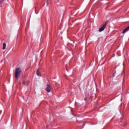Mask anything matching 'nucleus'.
<instances>
[{"label":"nucleus","instance_id":"f257e3e1","mask_svg":"<svg viewBox=\"0 0 129 129\" xmlns=\"http://www.w3.org/2000/svg\"><path fill=\"white\" fill-rule=\"evenodd\" d=\"M21 72H22V70L20 68H18L15 70V76L16 79H18V78H19L21 76Z\"/></svg>","mask_w":129,"mask_h":129},{"label":"nucleus","instance_id":"f03ea898","mask_svg":"<svg viewBox=\"0 0 129 129\" xmlns=\"http://www.w3.org/2000/svg\"><path fill=\"white\" fill-rule=\"evenodd\" d=\"M106 25H107V22H106L102 27H101L99 29V32H102V31H104V29L106 27Z\"/></svg>","mask_w":129,"mask_h":129},{"label":"nucleus","instance_id":"7ed1b4c3","mask_svg":"<svg viewBox=\"0 0 129 129\" xmlns=\"http://www.w3.org/2000/svg\"><path fill=\"white\" fill-rule=\"evenodd\" d=\"M46 91H47L48 93L50 92L51 91V87L49 85H47V87L45 89Z\"/></svg>","mask_w":129,"mask_h":129},{"label":"nucleus","instance_id":"20e7f679","mask_svg":"<svg viewBox=\"0 0 129 129\" xmlns=\"http://www.w3.org/2000/svg\"><path fill=\"white\" fill-rule=\"evenodd\" d=\"M129 30V26L126 28L122 32V34H125V33H126V32H127V31H128Z\"/></svg>","mask_w":129,"mask_h":129},{"label":"nucleus","instance_id":"39448f33","mask_svg":"<svg viewBox=\"0 0 129 129\" xmlns=\"http://www.w3.org/2000/svg\"><path fill=\"white\" fill-rule=\"evenodd\" d=\"M23 84L26 85V86H28V85H29V81H24L23 82Z\"/></svg>","mask_w":129,"mask_h":129},{"label":"nucleus","instance_id":"423d86ee","mask_svg":"<svg viewBox=\"0 0 129 129\" xmlns=\"http://www.w3.org/2000/svg\"><path fill=\"white\" fill-rule=\"evenodd\" d=\"M7 47V44L6 43H3V49L5 50Z\"/></svg>","mask_w":129,"mask_h":129},{"label":"nucleus","instance_id":"0eeeda50","mask_svg":"<svg viewBox=\"0 0 129 129\" xmlns=\"http://www.w3.org/2000/svg\"><path fill=\"white\" fill-rule=\"evenodd\" d=\"M36 74L38 76H40V69L37 71Z\"/></svg>","mask_w":129,"mask_h":129},{"label":"nucleus","instance_id":"6e6552de","mask_svg":"<svg viewBox=\"0 0 129 129\" xmlns=\"http://www.w3.org/2000/svg\"><path fill=\"white\" fill-rule=\"evenodd\" d=\"M4 2L5 0H0V5H2Z\"/></svg>","mask_w":129,"mask_h":129},{"label":"nucleus","instance_id":"1a4fd4ad","mask_svg":"<svg viewBox=\"0 0 129 129\" xmlns=\"http://www.w3.org/2000/svg\"><path fill=\"white\" fill-rule=\"evenodd\" d=\"M84 100L85 101H86V100H87V97H85V98H84Z\"/></svg>","mask_w":129,"mask_h":129},{"label":"nucleus","instance_id":"9d476101","mask_svg":"<svg viewBox=\"0 0 129 129\" xmlns=\"http://www.w3.org/2000/svg\"><path fill=\"white\" fill-rule=\"evenodd\" d=\"M55 85L58 86V85H59V84H58V83H57V82H55Z\"/></svg>","mask_w":129,"mask_h":129},{"label":"nucleus","instance_id":"9b49d317","mask_svg":"<svg viewBox=\"0 0 129 129\" xmlns=\"http://www.w3.org/2000/svg\"><path fill=\"white\" fill-rule=\"evenodd\" d=\"M35 13H36V14H38V13H37V10H36V9H35Z\"/></svg>","mask_w":129,"mask_h":129},{"label":"nucleus","instance_id":"f8f14e48","mask_svg":"<svg viewBox=\"0 0 129 129\" xmlns=\"http://www.w3.org/2000/svg\"><path fill=\"white\" fill-rule=\"evenodd\" d=\"M115 73H116V72H115L114 74H115Z\"/></svg>","mask_w":129,"mask_h":129},{"label":"nucleus","instance_id":"ddd939ff","mask_svg":"<svg viewBox=\"0 0 129 129\" xmlns=\"http://www.w3.org/2000/svg\"><path fill=\"white\" fill-rule=\"evenodd\" d=\"M47 1V3H48V0H46Z\"/></svg>","mask_w":129,"mask_h":129}]
</instances>
